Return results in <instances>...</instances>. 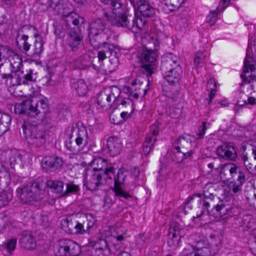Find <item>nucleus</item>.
<instances>
[{"label": "nucleus", "mask_w": 256, "mask_h": 256, "mask_svg": "<svg viewBox=\"0 0 256 256\" xmlns=\"http://www.w3.org/2000/svg\"><path fill=\"white\" fill-rule=\"evenodd\" d=\"M12 198V196L10 193L5 192H0V208L6 205Z\"/></svg>", "instance_id": "de8ad7c7"}, {"label": "nucleus", "mask_w": 256, "mask_h": 256, "mask_svg": "<svg viewBox=\"0 0 256 256\" xmlns=\"http://www.w3.org/2000/svg\"><path fill=\"white\" fill-rule=\"evenodd\" d=\"M83 39L84 35L78 28L70 29L67 33L66 46L70 52H76L80 49Z\"/></svg>", "instance_id": "6e6552de"}, {"label": "nucleus", "mask_w": 256, "mask_h": 256, "mask_svg": "<svg viewBox=\"0 0 256 256\" xmlns=\"http://www.w3.org/2000/svg\"><path fill=\"white\" fill-rule=\"evenodd\" d=\"M194 153V151L192 150H188L186 151H182L178 152V158L176 160L177 162L179 163L182 162L184 160H186L189 158H190Z\"/></svg>", "instance_id": "49530a36"}, {"label": "nucleus", "mask_w": 256, "mask_h": 256, "mask_svg": "<svg viewBox=\"0 0 256 256\" xmlns=\"http://www.w3.org/2000/svg\"><path fill=\"white\" fill-rule=\"evenodd\" d=\"M22 128L28 142L34 146L40 148L46 144L47 134L42 126L25 124Z\"/></svg>", "instance_id": "39448f33"}, {"label": "nucleus", "mask_w": 256, "mask_h": 256, "mask_svg": "<svg viewBox=\"0 0 256 256\" xmlns=\"http://www.w3.org/2000/svg\"><path fill=\"white\" fill-rule=\"evenodd\" d=\"M230 0H221L220 2V6L217 8L213 11H210L214 16L219 15L220 13L227 7L228 5Z\"/></svg>", "instance_id": "c03bdc74"}, {"label": "nucleus", "mask_w": 256, "mask_h": 256, "mask_svg": "<svg viewBox=\"0 0 256 256\" xmlns=\"http://www.w3.org/2000/svg\"><path fill=\"white\" fill-rule=\"evenodd\" d=\"M11 121L12 118L9 114L0 112V124L8 125L9 126Z\"/></svg>", "instance_id": "603ef678"}, {"label": "nucleus", "mask_w": 256, "mask_h": 256, "mask_svg": "<svg viewBox=\"0 0 256 256\" xmlns=\"http://www.w3.org/2000/svg\"><path fill=\"white\" fill-rule=\"evenodd\" d=\"M90 244L92 246L95 248L96 250H104L108 249L107 242L104 238H100L96 241H91Z\"/></svg>", "instance_id": "ea45409f"}, {"label": "nucleus", "mask_w": 256, "mask_h": 256, "mask_svg": "<svg viewBox=\"0 0 256 256\" xmlns=\"http://www.w3.org/2000/svg\"><path fill=\"white\" fill-rule=\"evenodd\" d=\"M72 14H78L72 6H66L64 8V11L61 16H70Z\"/></svg>", "instance_id": "13d9d810"}, {"label": "nucleus", "mask_w": 256, "mask_h": 256, "mask_svg": "<svg viewBox=\"0 0 256 256\" xmlns=\"http://www.w3.org/2000/svg\"><path fill=\"white\" fill-rule=\"evenodd\" d=\"M70 20H68L69 22H70L72 23L74 26H80V24H82L84 20V17H78L74 18V17H69Z\"/></svg>", "instance_id": "4d7b16f0"}, {"label": "nucleus", "mask_w": 256, "mask_h": 256, "mask_svg": "<svg viewBox=\"0 0 256 256\" xmlns=\"http://www.w3.org/2000/svg\"><path fill=\"white\" fill-rule=\"evenodd\" d=\"M8 129L9 126L8 125H4V124H0V136L6 133Z\"/></svg>", "instance_id": "e2e57ef3"}, {"label": "nucleus", "mask_w": 256, "mask_h": 256, "mask_svg": "<svg viewBox=\"0 0 256 256\" xmlns=\"http://www.w3.org/2000/svg\"><path fill=\"white\" fill-rule=\"evenodd\" d=\"M90 174H88L85 177L86 182L84 185L86 188L92 191L101 189L104 185L108 184L107 178L112 180L110 174H113L114 168L110 166L108 168L104 169V172L101 173L100 172H92L91 170L88 172Z\"/></svg>", "instance_id": "20e7f679"}, {"label": "nucleus", "mask_w": 256, "mask_h": 256, "mask_svg": "<svg viewBox=\"0 0 256 256\" xmlns=\"http://www.w3.org/2000/svg\"><path fill=\"white\" fill-rule=\"evenodd\" d=\"M66 189L64 191L62 196H66L70 193L74 194L80 190L79 186L74 184H66Z\"/></svg>", "instance_id": "a18cd8bd"}, {"label": "nucleus", "mask_w": 256, "mask_h": 256, "mask_svg": "<svg viewBox=\"0 0 256 256\" xmlns=\"http://www.w3.org/2000/svg\"><path fill=\"white\" fill-rule=\"evenodd\" d=\"M30 95L32 98V100L39 99L40 96H42L40 94V88L37 86L32 87L30 89Z\"/></svg>", "instance_id": "864d4df0"}, {"label": "nucleus", "mask_w": 256, "mask_h": 256, "mask_svg": "<svg viewBox=\"0 0 256 256\" xmlns=\"http://www.w3.org/2000/svg\"><path fill=\"white\" fill-rule=\"evenodd\" d=\"M120 90L116 86L105 88L97 95L96 99L97 106L104 110H108L110 108L115 109L120 104L130 106L131 101L128 99L122 100L120 97Z\"/></svg>", "instance_id": "f03ea898"}, {"label": "nucleus", "mask_w": 256, "mask_h": 256, "mask_svg": "<svg viewBox=\"0 0 256 256\" xmlns=\"http://www.w3.org/2000/svg\"><path fill=\"white\" fill-rule=\"evenodd\" d=\"M106 145L110 154L112 156L118 154L122 148L120 140L116 137H110L107 140Z\"/></svg>", "instance_id": "5701e85b"}, {"label": "nucleus", "mask_w": 256, "mask_h": 256, "mask_svg": "<svg viewBox=\"0 0 256 256\" xmlns=\"http://www.w3.org/2000/svg\"><path fill=\"white\" fill-rule=\"evenodd\" d=\"M30 188L25 186L22 188H19L16 190L17 196L20 200L24 204L35 202L34 198H30V196H34V192L29 190Z\"/></svg>", "instance_id": "393cba45"}, {"label": "nucleus", "mask_w": 256, "mask_h": 256, "mask_svg": "<svg viewBox=\"0 0 256 256\" xmlns=\"http://www.w3.org/2000/svg\"><path fill=\"white\" fill-rule=\"evenodd\" d=\"M32 107L30 108V117H35L40 112H45L48 107L47 99L40 96L39 99L30 100Z\"/></svg>", "instance_id": "4468645a"}, {"label": "nucleus", "mask_w": 256, "mask_h": 256, "mask_svg": "<svg viewBox=\"0 0 256 256\" xmlns=\"http://www.w3.org/2000/svg\"><path fill=\"white\" fill-rule=\"evenodd\" d=\"M110 4L112 12L116 16H128V8L126 4L118 0H111Z\"/></svg>", "instance_id": "bb28decb"}, {"label": "nucleus", "mask_w": 256, "mask_h": 256, "mask_svg": "<svg viewBox=\"0 0 256 256\" xmlns=\"http://www.w3.org/2000/svg\"><path fill=\"white\" fill-rule=\"evenodd\" d=\"M207 54L206 52H198L195 55L194 64L197 67H201L206 62Z\"/></svg>", "instance_id": "e433bc0d"}, {"label": "nucleus", "mask_w": 256, "mask_h": 256, "mask_svg": "<svg viewBox=\"0 0 256 256\" xmlns=\"http://www.w3.org/2000/svg\"><path fill=\"white\" fill-rule=\"evenodd\" d=\"M104 202L106 206L110 207L114 203V202L112 200L110 196H106L104 198Z\"/></svg>", "instance_id": "052dcab7"}, {"label": "nucleus", "mask_w": 256, "mask_h": 256, "mask_svg": "<svg viewBox=\"0 0 256 256\" xmlns=\"http://www.w3.org/2000/svg\"><path fill=\"white\" fill-rule=\"evenodd\" d=\"M169 115L172 118H178L181 113V110L180 108H174L170 106L168 111Z\"/></svg>", "instance_id": "5fc2aeb1"}, {"label": "nucleus", "mask_w": 256, "mask_h": 256, "mask_svg": "<svg viewBox=\"0 0 256 256\" xmlns=\"http://www.w3.org/2000/svg\"><path fill=\"white\" fill-rule=\"evenodd\" d=\"M168 236V246L172 249H176L178 246L180 238L182 236L178 228L176 226L173 228H170Z\"/></svg>", "instance_id": "b1692460"}, {"label": "nucleus", "mask_w": 256, "mask_h": 256, "mask_svg": "<svg viewBox=\"0 0 256 256\" xmlns=\"http://www.w3.org/2000/svg\"><path fill=\"white\" fill-rule=\"evenodd\" d=\"M166 2L165 5L169 8L170 11H173L175 8H178L184 2V0H164Z\"/></svg>", "instance_id": "79ce46f5"}, {"label": "nucleus", "mask_w": 256, "mask_h": 256, "mask_svg": "<svg viewBox=\"0 0 256 256\" xmlns=\"http://www.w3.org/2000/svg\"><path fill=\"white\" fill-rule=\"evenodd\" d=\"M86 234L84 226L82 225L80 220H76V223L73 230L72 234Z\"/></svg>", "instance_id": "8fccbe9b"}, {"label": "nucleus", "mask_w": 256, "mask_h": 256, "mask_svg": "<svg viewBox=\"0 0 256 256\" xmlns=\"http://www.w3.org/2000/svg\"><path fill=\"white\" fill-rule=\"evenodd\" d=\"M72 87L80 96H85L88 91L86 83L82 80H79L73 84Z\"/></svg>", "instance_id": "473e14b6"}, {"label": "nucleus", "mask_w": 256, "mask_h": 256, "mask_svg": "<svg viewBox=\"0 0 256 256\" xmlns=\"http://www.w3.org/2000/svg\"><path fill=\"white\" fill-rule=\"evenodd\" d=\"M104 36H100V34H91V32H89L88 38L90 43L94 48H100L103 42L100 40Z\"/></svg>", "instance_id": "4c0bfd02"}, {"label": "nucleus", "mask_w": 256, "mask_h": 256, "mask_svg": "<svg viewBox=\"0 0 256 256\" xmlns=\"http://www.w3.org/2000/svg\"><path fill=\"white\" fill-rule=\"evenodd\" d=\"M130 2L134 9L136 8L140 12V16H154L155 14L154 8L146 0H136V3L134 0H130Z\"/></svg>", "instance_id": "2eb2a0df"}, {"label": "nucleus", "mask_w": 256, "mask_h": 256, "mask_svg": "<svg viewBox=\"0 0 256 256\" xmlns=\"http://www.w3.org/2000/svg\"><path fill=\"white\" fill-rule=\"evenodd\" d=\"M46 186L54 193L61 194L62 196L64 192V183L62 181L48 180L46 182Z\"/></svg>", "instance_id": "72a5a7b5"}, {"label": "nucleus", "mask_w": 256, "mask_h": 256, "mask_svg": "<svg viewBox=\"0 0 256 256\" xmlns=\"http://www.w3.org/2000/svg\"><path fill=\"white\" fill-rule=\"evenodd\" d=\"M220 176L222 180L224 181L236 177V175H240V172H244L236 164L229 162L222 164L220 166Z\"/></svg>", "instance_id": "9b49d317"}, {"label": "nucleus", "mask_w": 256, "mask_h": 256, "mask_svg": "<svg viewBox=\"0 0 256 256\" xmlns=\"http://www.w3.org/2000/svg\"><path fill=\"white\" fill-rule=\"evenodd\" d=\"M246 181V175L244 172H240L236 180H232L229 184L230 189L233 194L239 195L242 190V187Z\"/></svg>", "instance_id": "4be33fe9"}, {"label": "nucleus", "mask_w": 256, "mask_h": 256, "mask_svg": "<svg viewBox=\"0 0 256 256\" xmlns=\"http://www.w3.org/2000/svg\"><path fill=\"white\" fill-rule=\"evenodd\" d=\"M210 188L214 190V186L212 183L208 182L204 188L202 194H195L187 198L188 203H190L196 200L198 202V208L201 209L200 213L196 214V216H194V218H199L206 212H208V208L210 206L214 207L217 214L221 217L232 212L233 208L226 204V200H220L218 196L209 192V190Z\"/></svg>", "instance_id": "f257e3e1"}, {"label": "nucleus", "mask_w": 256, "mask_h": 256, "mask_svg": "<svg viewBox=\"0 0 256 256\" xmlns=\"http://www.w3.org/2000/svg\"><path fill=\"white\" fill-rule=\"evenodd\" d=\"M216 84L214 79L210 78L208 80L207 82V90L210 91L208 94L209 100L208 104H212V100L214 98L216 92Z\"/></svg>", "instance_id": "c9c22d12"}, {"label": "nucleus", "mask_w": 256, "mask_h": 256, "mask_svg": "<svg viewBox=\"0 0 256 256\" xmlns=\"http://www.w3.org/2000/svg\"><path fill=\"white\" fill-rule=\"evenodd\" d=\"M16 238H11L8 240L6 243V248L8 252H11L15 249L16 244Z\"/></svg>", "instance_id": "6e6d98bb"}, {"label": "nucleus", "mask_w": 256, "mask_h": 256, "mask_svg": "<svg viewBox=\"0 0 256 256\" xmlns=\"http://www.w3.org/2000/svg\"><path fill=\"white\" fill-rule=\"evenodd\" d=\"M36 40L32 46L33 50H30L31 44L28 42V36L26 35L18 36L17 38V44L20 50L26 55L32 57L39 56L44 50V42L40 36H35Z\"/></svg>", "instance_id": "423d86ee"}, {"label": "nucleus", "mask_w": 256, "mask_h": 256, "mask_svg": "<svg viewBox=\"0 0 256 256\" xmlns=\"http://www.w3.org/2000/svg\"><path fill=\"white\" fill-rule=\"evenodd\" d=\"M32 107V102L30 100H27L20 104H16L14 106V112L16 114H24L30 117V108Z\"/></svg>", "instance_id": "c85d7f7f"}, {"label": "nucleus", "mask_w": 256, "mask_h": 256, "mask_svg": "<svg viewBox=\"0 0 256 256\" xmlns=\"http://www.w3.org/2000/svg\"><path fill=\"white\" fill-rule=\"evenodd\" d=\"M20 242L21 246L26 250H32L36 247V238L30 232H22Z\"/></svg>", "instance_id": "aec40b11"}, {"label": "nucleus", "mask_w": 256, "mask_h": 256, "mask_svg": "<svg viewBox=\"0 0 256 256\" xmlns=\"http://www.w3.org/2000/svg\"><path fill=\"white\" fill-rule=\"evenodd\" d=\"M55 28V33L58 35L60 34L63 32V28L62 26L58 25L57 23L54 24Z\"/></svg>", "instance_id": "0e129e2a"}, {"label": "nucleus", "mask_w": 256, "mask_h": 256, "mask_svg": "<svg viewBox=\"0 0 256 256\" xmlns=\"http://www.w3.org/2000/svg\"><path fill=\"white\" fill-rule=\"evenodd\" d=\"M63 163L62 158L58 157L46 156L42 160V166L46 171H54L58 169Z\"/></svg>", "instance_id": "6ab92c4d"}, {"label": "nucleus", "mask_w": 256, "mask_h": 256, "mask_svg": "<svg viewBox=\"0 0 256 256\" xmlns=\"http://www.w3.org/2000/svg\"><path fill=\"white\" fill-rule=\"evenodd\" d=\"M32 73L33 71L32 70H30L28 72L25 74H24L21 71L22 84H26L30 82H34L36 78H34Z\"/></svg>", "instance_id": "37998d69"}, {"label": "nucleus", "mask_w": 256, "mask_h": 256, "mask_svg": "<svg viewBox=\"0 0 256 256\" xmlns=\"http://www.w3.org/2000/svg\"><path fill=\"white\" fill-rule=\"evenodd\" d=\"M216 154L224 160H236L238 157L234 147L228 144H224L218 146L216 149Z\"/></svg>", "instance_id": "ddd939ff"}, {"label": "nucleus", "mask_w": 256, "mask_h": 256, "mask_svg": "<svg viewBox=\"0 0 256 256\" xmlns=\"http://www.w3.org/2000/svg\"><path fill=\"white\" fill-rule=\"evenodd\" d=\"M76 221V218L72 216L63 218L61 221L62 228L66 232L72 234Z\"/></svg>", "instance_id": "2f4dec72"}, {"label": "nucleus", "mask_w": 256, "mask_h": 256, "mask_svg": "<svg viewBox=\"0 0 256 256\" xmlns=\"http://www.w3.org/2000/svg\"><path fill=\"white\" fill-rule=\"evenodd\" d=\"M126 176L124 172L119 170L114 177V186L112 188L116 196L129 200L132 198L131 194L122 189V185L124 183Z\"/></svg>", "instance_id": "9d476101"}, {"label": "nucleus", "mask_w": 256, "mask_h": 256, "mask_svg": "<svg viewBox=\"0 0 256 256\" xmlns=\"http://www.w3.org/2000/svg\"><path fill=\"white\" fill-rule=\"evenodd\" d=\"M105 28V23L102 18H99L91 23L90 32H91V34H100V36H105L103 32Z\"/></svg>", "instance_id": "cd10ccee"}, {"label": "nucleus", "mask_w": 256, "mask_h": 256, "mask_svg": "<svg viewBox=\"0 0 256 256\" xmlns=\"http://www.w3.org/2000/svg\"><path fill=\"white\" fill-rule=\"evenodd\" d=\"M217 20V17H208L206 22L210 26H213Z\"/></svg>", "instance_id": "69168bd1"}, {"label": "nucleus", "mask_w": 256, "mask_h": 256, "mask_svg": "<svg viewBox=\"0 0 256 256\" xmlns=\"http://www.w3.org/2000/svg\"><path fill=\"white\" fill-rule=\"evenodd\" d=\"M8 222V218L7 215L5 214H0V226L4 228Z\"/></svg>", "instance_id": "bf43d9fd"}, {"label": "nucleus", "mask_w": 256, "mask_h": 256, "mask_svg": "<svg viewBox=\"0 0 256 256\" xmlns=\"http://www.w3.org/2000/svg\"><path fill=\"white\" fill-rule=\"evenodd\" d=\"M81 107L83 112L87 114H94L98 112L95 98H92L88 102H82Z\"/></svg>", "instance_id": "c756f323"}, {"label": "nucleus", "mask_w": 256, "mask_h": 256, "mask_svg": "<svg viewBox=\"0 0 256 256\" xmlns=\"http://www.w3.org/2000/svg\"><path fill=\"white\" fill-rule=\"evenodd\" d=\"M184 256H210V251L208 248H204L188 253Z\"/></svg>", "instance_id": "a19ab883"}, {"label": "nucleus", "mask_w": 256, "mask_h": 256, "mask_svg": "<svg viewBox=\"0 0 256 256\" xmlns=\"http://www.w3.org/2000/svg\"><path fill=\"white\" fill-rule=\"evenodd\" d=\"M108 56L106 54L105 52V51H102V50H100L98 52V58L99 62H102L104 59H106Z\"/></svg>", "instance_id": "680f3d73"}, {"label": "nucleus", "mask_w": 256, "mask_h": 256, "mask_svg": "<svg viewBox=\"0 0 256 256\" xmlns=\"http://www.w3.org/2000/svg\"><path fill=\"white\" fill-rule=\"evenodd\" d=\"M243 159L244 160V164H245V166H246L247 170L249 171H250V170H252V166H248V158L247 157V156H243Z\"/></svg>", "instance_id": "774afa93"}, {"label": "nucleus", "mask_w": 256, "mask_h": 256, "mask_svg": "<svg viewBox=\"0 0 256 256\" xmlns=\"http://www.w3.org/2000/svg\"><path fill=\"white\" fill-rule=\"evenodd\" d=\"M178 58L171 53L166 54L162 61L160 68L162 71L174 69L176 65H180L178 62Z\"/></svg>", "instance_id": "a211bd4d"}, {"label": "nucleus", "mask_w": 256, "mask_h": 256, "mask_svg": "<svg viewBox=\"0 0 256 256\" xmlns=\"http://www.w3.org/2000/svg\"><path fill=\"white\" fill-rule=\"evenodd\" d=\"M158 134V130L156 126H152L150 131L146 136L143 144V152L146 156L150 154L152 150L154 144L157 140V135Z\"/></svg>", "instance_id": "f8f14e48"}, {"label": "nucleus", "mask_w": 256, "mask_h": 256, "mask_svg": "<svg viewBox=\"0 0 256 256\" xmlns=\"http://www.w3.org/2000/svg\"><path fill=\"white\" fill-rule=\"evenodd\" d=\"M92 172H100L104 173V170L103 168H106L107 161L102 158H96L92 162Z\"/></svg>", "instance_id": "7c9ffc66"}, {"label": "nucleus", "mask_w": 256, "mask_h": 256, "mask_svg": "<svg viewBox=\"0 0 256 256\" xmlns=\"http://www.w3.org/2000/svg\"><path fill=\"white\" fill-rule=\"evenodd\" d=\"M175 148L178 152L186 151L192 148V143L184 137H180L175 142Z\"/></svg>", "instance_id": "f704fd0d"}, {"label": "nucleus", "mask_w": 256, "mask_h": 256, "mask_svg": "<svg viewBox=\"0 0 256 256\" xmlns=\"http://www.w3.org/2000/svg\"><path fill=\"white\" fill-rule=\"evenodd\" d=\"M162 72H164V79L170 85H178V82L182 72V68L180 65H176L174 69Z\"/></svg>", "instance_id": "dca6fc26"}, {"label": "nucleus", "mask_w": 256, "mask_h": 256, "mask_svg": "<svg viewBox=\"0 0 256 256\" xmlns=\"http://www.w3.org/2000/svg\"><path fill=\"white\" fill-rule=\"evenodd\" d=\"M136 84V80H134L131 84L130 86H126V92L130 96L137 99L138 98L140 92H136V88H135Z\"/></svg>", "instance_id": "58836bf2"}, {"label": "nucleus", "mask_w": 256, "mask_h": 256, "mask_svg": "<svg viewBox=\"0 0 256 256\" xmlns=\"http://www.w3.org/2000/svg\"><path fill=\"white\" fill-rule=\"evenodd\" d=\"M27 186L30 188L29 190L34 192V196H30V198H34L35 202L40 200L42 198L44 190L42 189V182L40 180H36L29 182Z\"/></svg>", "instance_id": "412c9836"}, {"label": "nucleus", "mask_w": 256, "mask_h": 256, "mask_svg": "<svg viewBox=\"0 0 256 256\" xmlns=\"http://www.w3.org/2000/svg\"><path fill=\"white\" fill-rule=\"evenodd\" d=\"M89 141V138L87 130L84 128L79 130L77 136L73 142L72 137L66 142V146L68 150L72 152L78 153L86 146Z\"/></svg>", "instance_id": "0eeeda50"}, {"label": "nucleus", "mask_w": 256, "mask_h": 256, "mask_svg": "<svg viewBox=\"0 0 256 256\" xmlns=\"http://www.w3.org/2000/svg\"><path fill=\"white\" fill-rule=\"evenodd\" d=\"M80 220L84 226L86 234L91 232L92 228L96 225L97 220L95 216L90 214H84L82 215Z\"/></svg>", "instance_id": "a878e982"}, {"label": "nucleus", "mask_w": 256, "mask_h": 256, "mask_svg": "<svg viewBox=\"0 0 256 256\" xmlns=\"http://www.w3.org/2000/svg\"><path fill=\"white\" fill-rule=\"evenodd\" d=\"M254 70L255 67L254 64L246 58L244 62L243 72L240 74L243 83L245 84H250L254 81L255 78V76L252 75V72Z\"/></svg>", "instance_id": "f3484780"}, {"label": "nucleus", "mask_w": 256, "mask_h": 256, "mask_svg": "<svg viewBox=\"0 0 256 256\" xmlns=\"http://www.w3.org/2000/svg\"><path fill=\"white\" fill-rule=\"evenodd\" d=\"M16 162V154H14L10 158V164L11 168H13Z\"/></svg>", "instance_id": "338daca9"}, {"label": "nucleus", "mask_w": 256, "mask_h": 256, "mask_svg": "<svg viewBox=\"0 0 256 256\" xmlns=\"http://www.w3.org/2000/svg\"><path fill=\"white\" fill-rule=\"evenodd\" d=\"M112 24L117 26H126L132 29L134 26L142 29L146 24V17H132L131 21L128 17H112Z\"/></svg>", "instance_id": "1a4fd4ad"}, {"label": "nucleus", "mask_w": 256, "mask_h": 256, "mask_svg": "<svg viewBox=\"0 0 256 256\" xmlns=\"http://www.w3.org/2000/svg\"><path fill=\"white\" fill-rule=\"evenodd\" d=\"M146 38L150 40L149 44H152L154 46V48L152 50V48L148 46H144L142 50V52L138 56L140 58V61L145 64L141 66L148 74L152 73L153 66L152 64L154 62L158 57L157 54V47L158 46V42L156 38L154 37V34H146Z\"/></svg>", "instance_id": "7ed1b4c3"}, {"label": "nucleus", "mask_w": 256, "mask_h": 256, "mask_svg": "<svg viewBox=\"0 0 256 256\" xmlns=\"http://www.w3.org/2000/svg\"><path fill=\"white\" fill-rule=\"evenodd\" d=\"M100 48H102V51H105L108 57L112 56L114 51L115 46L113 44L103 42Z\"/></svg>", "instance_id": "09e8293b"}, {"label": "nucleus", "mask_w": 256, "mask_h": 256, "mask_svg": "<svg viewBox=\"0 0 256 256\" xmlns=\"http://www.w3.org/2000/svg\"><path fill=\"white\" fill-rule=\"evenodd\" d=\"M209 126L210 124L208 122H203L202 123V126L199 128V132L196 134L197 138L201 139L204 138L206 130L208 129Z\"/></svg>", "instance_id": "3c124183"}]
</instances>
